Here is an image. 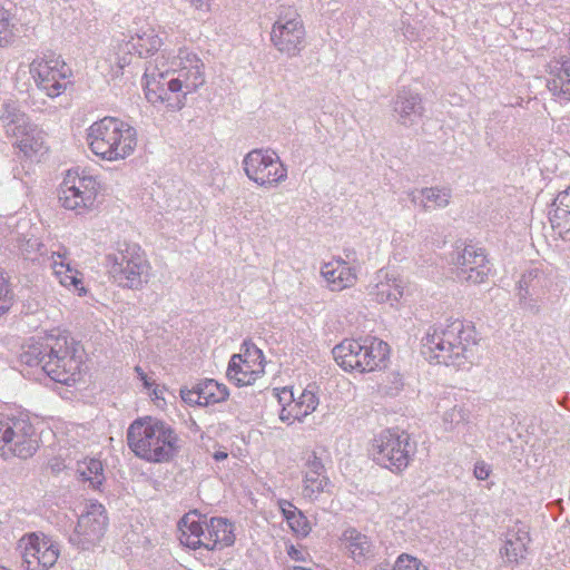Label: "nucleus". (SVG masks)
<instances>
[{"mask_svg": "<svg viewBox=\"0 0 570 570\" xmlns=\"http://www.w3.org/2000/svg\"><path fill=\"white\" fill-rule=\"evenodd\" d=\"M206 82L205 63L189 48H165L146 66L144 89L146 99L168 111L180 110L186 96Z\"/></svg>", "mask_w": 570, "mask_h": 570, "instance_id": "obj_1", "label": "nucleus"}, {"mask_svg": "<svg viewBox=\"0 0 570 570\" xmlns=\"http://www.w3.org/2000/svg\"><path fill=\"white\" fill-rule=\"evenodd\" d=\"M127 443L134 454L149 463H167L181 450V439L166 422L154 417L136 419L127 430Z\"/></svg>", "mask_w": 570, "mask_h": 570, "instance_id": "obj_2", "label": "nucleus"}, {"mask_svg": "<svg viewBox=\"0 0 570 570\" xmlns=\"http://www.w3.org/2000/svg\"><path fill=\"white\" fill-rule=\"evenodd\" d=\"M475 345L474 328L456 320L428 332L422 353L430 362L461 366L473 356Z\"/></svg>", "mask_w": 570, "mask_h": 570, "instance_id": "obj_3", "label": "nucleus"}, {"mask_svg": "<svg viewBox=\"0 0 570 570\" xmlns=\"http://www.w3.org/2000/svg\"><path fill=\"white\" fill-rule=\"evenodd\" d=\"M90 151L108 163L130 158L138 146V132L134 126L116 117H104L86 130Z\"/></svg>", "mask_w": 570, "mask_h": 570, "instance_id": "obj_4", "label": "nucleus"}, {"mask_svg": "<svg viewBox=\"0 0 570 570\" xmlns=\"http://www.w3.org/2000/svg\"><path fill=\"white\" fill-rule=\"evenodd\" d=\"M46 347L48 353L43 354L38 345H30L22 353V361L29 365H41L48 376L58 383H75L81 371V350L65 335L49 337Z\"/></svg>", "mask_w": 570, "mask_h": 570, "instance_id": "obj_5", "label": "nucleus"}, {"mask_svg": "<svg viewBox=\"0 0 570 570\" xmlns=\"http://www.w3.org/2000/svg\"><path fill=\"white\" fill-rule=\"evenodd\" d=\"M390 345L375 336L345 338L332 348V356L346 373H372L387 366Z\"/></svg>", "mask_w": 570, "mask_h": 570, "instance_id": "obj_6", "label": "nucleus"}, {"mask_svg": "<svg viewBox=\"0 0 570 570\" xmlns=\"http://www.w3.org/2000/svg\"><path fill=\"white\" fill-rule=\"evenodd\" d=\"M179 540L190 548H205L207 550H223L235 542V528L226 519L212 518L203 520L197 512L185 514L179 521Z\"/></svg>", "mask_w": 570, "mask_h": 570, "instance_id": "obj_7", "label": "nucleus"}, {"mask_svg": "<svg viewBox=\"0 0 570 570\" xmlns=\"http://www.w3.org/2000/svg\"><path fill=\"white\" fill-rule=\"evenodd\" d=\"M0 120L6 134L24 157L39 160L49 150L45 132L22 112L14 100L3 102Z\"/></svg>", "mask_w": 570, "mask_h": 570, "instance_id": "obj_8", "label": "nucleus"}, {"mask_svg": "<svg viewBox=\"0 0 570 570\" xmlns=\"http://www.w3.org/2000/svg\"><path fill=\"white\" fill-rule=\"evenodd\" d=\"M39 446L37 429L28 417L0 413V461L29 460Z\"/></svg>", "mask_w": 570, "mask_h": 570, "instance_id": "obj_9", "label": "nucleus"}, {"mask_svg": "<svg viewBox=\"0 0 570 570\" xmlns=\"http://www.w3.org/2000/svg\"><path fill=\"white\" fill-rule=\"evenodd\" d=\"M100 190L98 177L83 169H69L59 185L58 200L67 210L86 214L96 206Z\"/></svg>", "mask_w": 570, "mask_h": 570, "instance_id": "obj_10", "label": "nucleus"}, {"mask_svg": "<svg viewBox=\"0 0 570 570\" xmlns=\"http://www.w3.org/2000/svg\"><path fill=\"white\" fill-rule=\"evenodd\" d=\"M368 453L377 465L401 473L412 460L411 438L404 431L383 430L371 440Z\"/></svg>", "mask_w": 570, "mask_h": 570, "instance_id": "obj_11", "label": "nucleus"}, {"mask_svg": "<svg viewBox=\"0 0 570 570\" xmlns=\"http://www.w3.org/2000/svg\"><path fill=\"white\" fill-rule=\"evenodd\" d=\"M242 167L248 180L263 189L276 188L288 177L287 166L271 148L252 149L244 156Z\"/></svg>", "mask_w": 570, "mask_h": 570, "instance_id": "obj_12", "label": "nucleus"}, {"mask_svg": "<svg viewBox=\"0 0 570 570\" xmlns=\"http://www.w3.org/2000/svg\"><path fill=\"white\" fill-rule=\"evenodd\" d=\"M112 259V271L122 287L141 289L149 282L153 267L138 244H124Z\"/></svg>", "mask_w": 570, "mask_h": 570, "instance_id": "obj_13", "label": "nucleus"}, {"mask_svg": "<svg viewBox=\"0 0 570 570\" xmlns=\"http://www.w3.org/2000/svg\"><path fill=\"white\" fill-rule=\"evenodd\" d=\"M271 42L284 57L294 58L306 47V29L301 14L284 8L272 24Z\"/></svg>", "mask_w": 570, "mask_h": 570, "instance_id": "obj_14", "label": "nucleus"}, {"mask_svg": "<svg viewBox=\"0 0 570 570\" xmlns=\"http://www.w3.org/2000/svg\"><path fill=\"white\" fill-rule=\"evenodd\" d=\"M273 396L279 405L278 419L287 425L303 422L320 404L316 387L313 385L296 390L293 386L275 387Z\"/></svg>", "mask_w": 570, "mask_h": 570, "instance_id": "obj_15", "label": "nucleus"}, {"mask_svg": "<svg viewBox=\"0 0 570 570\" xmlns=\"http://www.w3.org/2000/svg\"><path fill=\"white\" fill-rule=\"evenodd\" d=\"M29 72L37 87L51 98L65 92V80L71 75L66 62L55 56L35 58L29 65Z\"/></svg>", "mask_w": 570, "mask_h": 570, "instance_id": "obj_16", "label": "nucleus"}, {"mask_svg": "<svg viewBox=\"0 0 570 570\" xmlns=\"http://www.w3.org/2000/svg\"><path fill=\"white\" fill-rule=\"evenodd\" d=\"M107 524L105 507L98 502H89L78 519L70 541L82 550H89L101 541Z\"/></svg>", "mask_w": 570, "mask_h": 570, "instance_id": "obj_17", "label": "nucleus"}, {"mask_svg": "<svg viewBox=\"0 0 570 570\" xmlns=\"http://www.w3.org/2000/svg\"><path fill=\"white\" fill-rule=\"evenodd\" d=\"M458 279L470 285H480L488 281L491 273L490 262L483 249L466 245L458 249L451 259Z\"/></svg>", "mask_w": 570, "mask_h": 570, "instance_id": "obj_18", "label": "nucleus"}, {"mask_svg": "<svg viewBox=\"0 0 570 570\" xmlns=\"http://www.w3.org/2000/svg\"><path fill=\"white\" fill-rule=\"evenodd\" d=\"M27 570H47L57 562L60 549L58 543L43 533H29L19 541Z\"/></svg>", "mask_w": 570, "mask_h": 570, "instance_id": "obj_19", "label": "nucleus"}, {"mask_svg": "<svg viewBox=\"0 0 570 570\" xmlns=\"http://www.w3.org/2000/svg\"><path fill=\"white\" fill-rule=\"evenodd\" d=\"M406 287L407 282L399 273L381 268L367 285V294L376 304L397 308L404 298Z\"/></svg>", "mask_w": 570, "mask_h": 570, "instance_id": "obj_20", "label": "nucleus"}, {"mask_svg": "<svg viewBox=\"0 0 570 570\" xmlns=\"http://www.w3.org/2000/svg\"><path fill=\"white\" fill-rule=\"evenodd\" d=\"M265 373L263 352L254 345H245L234 354L227 367V377L238 386L254 384Z\"/></svg>", "mask_w": 570, "mask_h": 570, "instance_id": "obj_21", "label": "nucleus"}, {"mask_svg": "<svg viewBox=\"0 0 570 570\" xmlns=\"http://www.w3.org/2000/svg\"><path fill=\"white\" fill-rule=\"evenodd\" d=\"M361 264L354 259L346 261L342 256H334L320 266V275L331 292H343L353 288L360 278Z\"/></svg>", "mask_w": 570, "mask_h": 570, "instance_id": "obj_22", "label": "nucleus"}, {"mask_svg": "<svg viewBox=\"0 0 570 570\" xmlns=\"http://www.w3.org/2000/svg\"><path fill=\"white\" fill-rule=\"evenodd\" d=\"M303 473L302 494L305 499L315 501L318 500L322 494L331 492L332 483L325 474L322 460L315 452L306 453Z\"/></svg>", "mask_w": 570, "mask_h": 570, "instance_id": "obj_23", "label": "nucleus"}, {"mask_svg": "<svg viewBox=\"0 0 570 570\" xmlns=\"http://www.w3.org/2000/svg\"><path fill=\"white\" fill-rule=\"evenodd\" d=\"M229 391L225 384L206 379L191 389H181L180 397L189 405L209 406L226 401Z\"/></svg>", "mask_w": 570, "mask_h": 570, "instance_id": "obj_24", "label": "nucleus"}, {"mask_svg": "<svg viewBox=\"0 0 570 570\" xmlns=\"http://www.w3.org/2000/svg\"><path fill=\"white\" fill-rule=\"evenodd\" d=\"M393 110L401 125L411 127L417 124L424 115L421 95L409 88H403L394 99Z\"/></svg>", "mask_w": 570, "mask_h": 570, "instance_id": "obj_25", "label": "nucleus"}, {"mask_svg": "<svg viewBox=\"0 0 570 570\" xmlns=\"http://www.w3.org/2000/svg\"><path fill=\"white\" fill-rule=\"evenodd\" d=\"M51 269L58 283L69 291H73L78 296H85L88 293L83 285V275L77 268L72 267L67 261L66 254L52 253Z\"/></svg>", "mask_w": 570, "mask_h": 570, "instance_id": "obj_26", "label": "nucleus"}, {"mask_svg": "<svg viewBox=\"0 0 570 570\" xmlns=\"http://www.w3.org/2000/svg\"><path fill=\"white\" fill-rule=\"evenodd\" d=\"M530 538L525 531L510 530L500 548V556L507 564H519L528 556Z\"/></svg>", "mask_w": 570, "mask_h": 570, "instance_id": "obj_27", "label": "nucleus"}, {"mask_svg": "<svg viewBox=\"0 0 570 570\" xmlns=\"http://www.w3.org/2000/svg\"><path fill=\"white\" fill-rule=\"evenodd\" d=\"M549 219L560 237L570 242V188L557 195L549 213Z\"/></svg>", "mask_w": 570, "mask_h": 570, "instance_id": "obj_28", "label": "nucleus"}, {"mask_svg": "<svg viewBox=\"0 0 570 570\" xmlns=\"http://www.w3.org/2000/svg\"><path fill=\"white\" fill-rule=\"evenodd\" d=\"M341 547L354 561L362 562L373 556V543L356 529H346L341 537Z\"/></svg>", "mask_w": 570, "mask_h": 570, "instance_id": "obj_29", "label": "nucleus"}, {"mask_svg": "<svg viewBox=\"0 0 570 570\" xmlns=\"http://www.w3.org/2000/svg\"><path fill=\"white\" fill-rule=\"evenodd\" d=\"M164 45L161 31L154 27L139 29L126 43L129 50H135L139 57H147L156 53Z\"/></svg>", "mask_w": 570, "mask_h": 570, "instance_id": "obj_30", "label": "nucleus"}, {"mask_svg": "<svg viewBox=\"0 0 570 570\" xmlns=\"http://www.w3.org/2000/svg\"><path fill=\"white\" fill-rule=\"evenodd\" d=\"M452 199V191L448 187L432 186L417 190V196L413 197V202H419L425 212H434L446 208Z\"/></svg>", "mask_w": 570, "mask_h": 570, "instance_id": "obj_31", "label": "nucleus"}, {"mask_svg": "<svg viewBox=\"0 0 570 570\" xmlns=\"http://www.w3.org/2000/svg\"><path fill=\"white\" fill-rule=\"evenodd\" d=\"M549 90L556 96L570 100V62H551L549 65Z\"/></svg>", "mask_w": 570, "mask_h": 570, "instance_id": "obj_32", "label": "nucleus"}, {"mask_svg": "<svg viewBox=\"0 0 570 570\" xmlns=\"http://www.w3.org/2000/svg\"><path fill=\"white\" fill-rule=\"evenodd\" d=\"M77 473L82 481L97 490L100 489L105 481L104 466L100 460L95 458H85L77 463Z\"/></svg>", "mask_w": 570, "mask_h": 570, "instance_id": "obj_33", "label": "nucleus"}, {"mask_svg": "<svg viewBox=\"0 0 570 570\" xmlns=\"http://www.w3.org/2000/svg\"><path fill=\"white\" fill-rule=\"evenodd\" d=\"M279 508L288 527L295 534L306 537L309 533V523L296 507L288 501H281Z\"/></svg>", "mask_w": 570, "mask_h": 570, "instance_id": "obj_34", "label": "nucleus"}, {"mask_svg": "<svg viewBox=\"0 0 570 570\" xmlns=\"http://www.w3.org/2000/svg\"><path fill=\"white\" fill-rule=\"evenodd\" d=\"M18 36L14 16L8 9L0 7V48L13 45Z\"/></svg>", "mask_w": 570, "mask_h": 570, "instance_id": "obj_35", "label": "nucleus"}, {"mask_svg": "<svg viewBox=\"0 0 570 570\" xmlns=\"http://www.w3.org/2000/svg\"><path fill=\"white\" fill-rule=\"evenodd\" d=\"M442 423L444 429L448 431L453 430L460 422H463L468 419L466 411L461 405H453L450 409L445 410L442 414Z\"/></svg>", "mask_w": 570, "mask_h": 570, "instance_id": "obj_36", "label": "nucleus"}, {"mask_svg": "<svg viewBox=\"0 0 570 570\" xmlns=\"http://www.w3.org/2000/svg\"><path fill=\"white\" fill-rule=\"evenodd\" d=\"M391 570H429L423 562L409 553H401L392 564Z\"/></svg>", "mask_w": 570, "mask_h": 570, "instance_id": "obj_37", "label": "nucleus"}, {"mask_svg": "<svg viewBox=\"0 0 570 570\" xmlns=\"http://www.w3.org/2000/svg\"><path fill=\"white\" fill-rule=\"evenodd\" d=\"M12 301L13 294L9 282L3 273L0 272V317L10 309Z\"/></svg>", "mask_w": 570, "mask_h": 570, "instance_id": "obj_38", "label": "nucleus"}, {"mask_svg": "<svg viewBox=\"0 0 570 570\" xmlns=\"http://www.w3.org/2000/svg\"><path fill=\"white\" fill-rule=\"evenodd\" d=\"M166 387L165 386H160V385H155L153 389H150L147 394L149 395V397L151 399V401L154 402V404L159 407V409H164L166 406V400H165V393H166Z\"/></svg>", "mask_w": 570, "mask_h": 570, "instance_id": "obj_39", "label": "nucleus"}, {"mask_svg": "<svg viewBox=\"0 0 570 570\" xmlns=\"http://www.w3.org/2000/svg\"><path fill=\"white\" fill-rule=\"evenodd\" d=\"M491 468L483 461H479L474 465L473 474L478 480L484 481L490 476Z\"/></svg>", "mask_w": 570, "mask_h": 570, "instance_id": "obj_40", "label": "nucleus"}, {"mask_svg": "<svg viewBox=\"0 0 570 570\" xmlns=\"http://www.w3.org/2000/svg\"><path fill=\"white\" fill-rule=\"evenodd\" d=\"M288 557L294 561L306 562L308 553L305 549L295 546H289L287 549Z\"/></svg>", "mask_w": 570, "mask_h": 570, "instance_id": "obj_41", "label": "nucleus"}, {"mask_svg": "<svg viewBox=\"0 0 570 570\" xmlns=\"http://www.w3.org/2000/svg\"><path fill=\"white\" fill-rule=\"evenodd\" d=\"M135 372L137 373L139 380L141 381L144 389L146 390V393L153 389L156 383L154 380H151L139 366L135 367Z\"/></svg>", "mask_w": 570, "mask_h": 570, "instance_id": "obj_42", "label": "nucleus"}, {"mask_svg": "<svg viewBox=\"0 0 570 570\" xmlns=\"http://www.w3.org/2000/svg\"><path fill=\"white\" fill-rule=\"evenodd\" d=\"M135 372L137 373L139 380L141 381L144 389L146 390V393L153 389L156 383L154 380H151L139 366L135 367Z\"/></svg>", "mask_w": 570, "mask_h": 570, "instance_id": "obj_43", "label": "nucleus"}, {"mask_svg": "<svg viewBox=\"0 0 570 570\" xmlns=\"http://www.w3.org/2000/svg\"><path fill=\"white\" fill-rule=\"evenodd\" d=\"M196 10L207 12L214 0H187Z\"/></svg>", "mask_w": 570, "mask_h": 570, "instance_id": "obj_44", "label": "nucleus"}, {"mask_svg": "<svg viewBox=\"0 0 570 570\" xmlns=\"http://www.w3.org/2000/svg\"><path fill=\"white\" fill-rule=\"evenodd\" d=\"M213 458L218 462L224 461L228 458V453L225 450H217L214 452Z\"/></svg>", "mask_w": 570, "mask_h": 570, "instance_id": "obj_45", "label": "nucleus"}, {"mask_svg": "<svg viewBox=\"0 0 570 570\" xmlns=\"http://www.w3.org/2000/svg\"><path fill=\"white\" fill-rule=\"evenodd\" d=\"M130 61H131V56H130V55H125L124 57H121V58H119V59H118L117 65H118V67H119L120 69H122V68H125L126 66H128V65L130 63Z\"/></svg>", "mask_w": 570, "mask_h": 570, "instance_id": "obj_46", "label": "nucleus"}, {"mask_svg": "<svg viewBox=\"0 0 570 570\" xmlns=\"http://www.w3.org/2000/svg\"><path fill=\"white\" fill-rule=\"evenodd\" d=\"M292 570H311L309 568H305V567H301V566H295L293 567Z\"/></svg>", "mask_w": 570, "mask_h": 570, "instance_id": "obj_47", "label": "nucleus"}]
</instances>
